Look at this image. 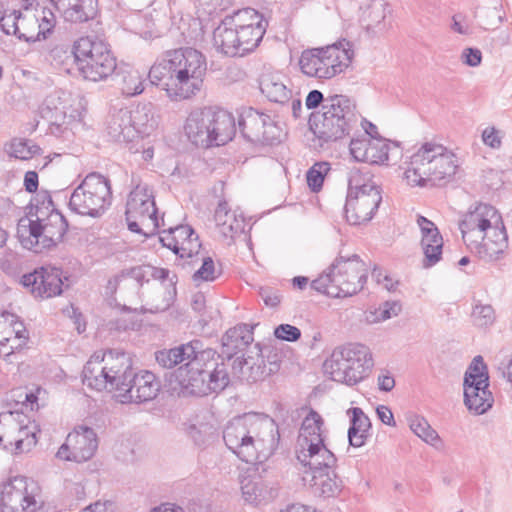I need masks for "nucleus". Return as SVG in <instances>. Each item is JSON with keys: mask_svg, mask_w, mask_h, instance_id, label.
<instances>
[{"mask_svg": "<svg viewBox=\"0 0 512 512\" xmlns=\"http://www.w3.org/2000/svg\"><path fill=\"white\" fill-rule=\"evenodd\" d=\"M461 61L470 67H477L482 61V52L477 48H465L461 54Z\"/></svg>", "mask_w": 512, "mask_h": 512, "instance_id": "obj_61", "label": "nucleus"}, {"mask_svg": "<svg viewBox=\"0 0 512 512\" xmlns=\"http://www.w3.org/2000/svg\"><path fill=\"white\" fill-rule=\"evenodd\" d=\"M35 207V219L22 218L17 226V235L25 249L35 253L54 247L59 243L66 230L67 222L64 216L54 207L49 198L47 206Z\"/></svg>", "mask_w": 512, "mask_h": 512, "instance_id": "obj_6", "label": "nucleus"}, {"mask_svg": "<svg viewBox=\"0 0 512 512\" xmlns=\"http://www.w3.org/2000/svg\"><path fill=\"white\" fill-rule=\"evenodd\" d=\"M161 389V382L156 375L147 370L138 373L132 371L122 393H118V400L125 403H143L156 398Z\"/></svg>", "mask_w": 512, "mask_h": 512, "instance_id": "obj_22", "label": "nucleus"}, {"mask_svg": "<svg viewBox=\"0 0 512 512\" xmlns=\"http://www.w3.org/2000/svg\"><path fill=\"white\" fill-rule=\"evenodd\" d=\"M194 230L188 225H179L174 228H169L167 231H163L160 236V241L163 246L171 249L173 252L179 249V242L185 238L190 237Z\"/></svg>", "mask_w": 512, "mask_h": 512, "instance_id": "obj_50", "label": "nucleus"}, {"mask_svg": "<svg viewBox=\"0 0 512 512\" xmlns=\"http://www.w3.org/2000/svg\"><path fill=\"white\" fill-rule=\"evenodd\" d=\"M457 167L454 153L441 144L426 142L411 156L404 175L412 187L437 185L450 180Z\"/></svg>", "mask_w": 512, "mask_h": 512, "instance_id": "obj_5", "label": "nucleus"}, {"mask_svg": "<svg viewBox=\"0 0 512 512\" xmlns=\"http://www.w3.org/2000/svg\"><path fill=\"white\" fill-rule=\"evenodd\" d=\"M65 21L71 23H83L93 19L97 15L98 0H76L75 3L65 4L58 10Z\"/></svg>", "mask_w": 512, "mask_h": 512, "instance_id": "obj_36", "label": "nucleus"}, {"mask_svg": "<svg viewBox=\"0 0 512 512\" xmlns=\"http://www.w3.org/2000/svg\"><path fill=\"white\" fill-rule=\"evenodd\" d=\"M28 332L18 316L0 312V357H9L15 351L23 349L28 341Z\"/></svg>", "mask_w": 512, "mask_h": 512, "instance_id": "obj_23", "label": "nucleus"}, {"mask_svg": "<svg viewBox=\"0 0 512 512\" xmlns=\"http://www.w3.org/2000/svg\"><path fill=\"white\" fill-rule=\"evenodd\" d=\"M309 482L315 493L325 497H333L341 490V482L338 480L334 468L329 472L321 471L311 474Z\"/></svg>", "mask_w": 512, "mask_h": 512, "instance_id": "obj_41", "label": "nucleus"}, {"mask_svg": "<svg viewBox=\"0 0 512 512\" xmlns=\"http://www.w3.org/2000/svg\"><path fill=\"white\" fill-rule=\"evenodd\" d=\"M297 459L304 466L308 467L309 471L303 479L307 480V475H311L321 471H330L336 465L335 455L326 447L324 442L321 444L310 443L305 447H299L297 451Z\"/></svg>", "mask_w": 512, "mask_h": 512, "instance_id": "obj_25", "label": "nucleus"}, {"mask_svg": "<svg viewBox=\"0 0 512 512\" xmlns=\"http://www.w3.org/2000/svg\"><path fill=\"white\" fill-rule=\"evenodd\" d=\"M156 121L150 108L138 106L135 109L120 108L113 111L107 121V133L116 142L129 143L150 135Z\"/></svg>", "mask_w": 512, "mask_h": 512, "instance_id": "obj_13", "label": "nucleus"}, {"mask_svg": "<svg viewBox=\"0 0 512 512\" xmlns=\"http://www.w3.org/2000/svg\"><path fill=\"white\" fill-rule=\"evenodd\" d=\"M322 110L333 113V116L341 118L347 123L358 125L359 116L355 112V105L344 95H332L326 98Z\"/></svg>", "mask_w": 512, "mask_h": 512, "instance_id": "obj_39", "label": "nucleus"}, {"mask_svg": "<svg viewBox=\"0 0 512 512\" xmlns=\"http://www.w3.org/2000/svg\"><path fill=\"white\" fill-rule=\"evenodd\" d=\"M97 448L98 437L94 429L78 425L67 435L56 457L64 461L84 463L95 455Z\"/></svg>", "mask_w": 512, "mask_h": 512, "instance_id": "obj_18", "label": "nucleus"}, {"mask_svg": "<svg viewBox=\"0 0 512 512\" xmlns=\"http://www.w3.org/2000/svg\"><path fill=\"white\" fill-rule=\"evenodd\" d=\"M170 274V271L165 268L140 266L132 268L127 273L123 272L113 280H109L108 284L110 287L116 286L120 281L125 280L128 277L136 280L138 283H141L146 276L160 281L154 289L151 301L147 302L148 307L145 308L148 312L157 313L167 310L172 305L176 296L175 284L177 277L175 274Z\"/></svg>", "mask_w": 512, "mask_h": 512, "instance_id": "obj_16", "label": "nucleus"}, {"mask_svg": "<svg viewBox=\"0 0 512 512\" xmlns=\"http://www.w3.org/2000/svg\"><path fill=\"white\" fill-rule=\"evenodd\" d=\"M239 127L250 142L273 144L280 140L281 131L270 115L249 108L240 117Z\"/></svg>", "mask_w": 512, "mask_h": 512, "instance_id": "obj_19", "label": "nucleus"}, {"mask_svg": "<svg viewBox=\"0 0 512 512\" xmlns=\"http://www.w3.org/2000/svg\"><path fill=\"white\" fill-rule=\"evenodd\" d=\"M116 505L111 500H98L80 512H115Z\"/></svg>", "mask_w": 512, "mask_h": 512, "instance_id": "obj_62", "label": "nucleus"}, {"mask_svg": "<svg viewBox=\"0 0 512 512\" xmlns=\"http://www.w3.org/2000/svg\"><path fill=\"white\" fill-rule=\"evenodd\" d=\"M463 384L489 385L487 366L482 356H476L465 372Z\"/></svg>", "mask_w": 512, "mask_h": 512, "instance_id": "obj_48", "label": "nucleus"}, {"mask_svg": "<svg viewBox=\"0 0 512 512\" xmlns=\"http://www.w3.org/2000/svg\"><path fill=\"white\" fill-rule=\"evenodd\" d=\"M206 71V58L201 52L179 48L163 53L150 68L148 76L171 101L180 102L191 99L202 90Z\"/></svg>", "mask_w": 512, "mask_h": 512, "instance_id": "obj_2", "label": "nucleus"}, {"mask_svg": "<svg viewBox=\"0 0 512 512\" xmlns=\"http://www.w3.org/2000/svg\"><path fill=\"white\" fill-rule=\"evenodd\" d=\"M274 335L280 340L294 342L300 338L301 331L290 324H281L275 328Z\"/></svg>", "mask_w": 512, "mask_h": 512, "instance_id": "obj_59", "label": "nucleus"}, {"mask_svg": "<svg viewBox=\"0 0 512 512\" xmlns=\"http://www.w3.org/2000/svg\"><path fill=\"white\" fill-rule=\"evenodd\" d=\"M223 439L239 459L250 464L268 460L278 445L279 433L272 418L260 413H245L230 420Z\"/></svg>", "mask_w": 512, "mask_h": 512, "instance_id": "obj_3", "label": "nucleus"}, {"mask_svg": "<svg viewBox=\"0 0 512 512\" xmlns=\"http://www.w3.org/2000/svg\"><path fill=\"white\" fill-rule=\"evenodd\" d=\"M409 427L415 435H417L427 444L435 446L440 441L438 433L423 417L414 416L410 418Z\"/></svg>", "mask_w": 512, "mask_h": 512, "instance_id": "obj_49", "label": "nucleus"}, {"mask_svg": "<svg viewBox=\"0 0 512 512\" xmlns=\"http://www.w3.org/2000/svg\"><path fill=\"white\" fill-rule=\"evenodd\" d=\"M325 366L334 381L352 386L368 376L373 359L367 346L348 343L336 347Z\"/></svg>", "mask_w": 512, "mask_h": 512, "instance_id": "obj_9", "label": "nucleus"}, {"mask_svg": "<svg viewBox=\"0 0 512 512\" xmlns=\"http://www.w3.org/2000/svg\"><path fill=\"white\" fill-rule=\"evenodd\" d=\"M112 198L110 181L97 173L87 175L71 194V211L83 215L98 217L110 206Z\"/></svg>", "mask_w": 512, "mask_h": 512, "instance_id": "obj_14", "label": "nucleus"}, {"mask_svg": "<svg viewBox=\"0 0 512 512\" xmlns=\"http://www.w3.org/2000/svg\"><path fill=\"white\" fill-rule=\"evenodd\" d=\"M259 293L264 303L269 307H276L281 301L278 292L271 288H261Z\"/></svg>", "mask_w": 512, "mask_h": 512, "instance_id": "obj_63", "label": "nucleus"}, {"mask_svg": "<svg viewBox=\"0 0 512 512\" xmlns=\"http://www.w3.org/2000/svg\"><path fill=\"white\" fill-rule=\"evenodd\" d=\"M8 154L16 159L29 160L41 153V148L31 140L14 138L6 148Z\"/></svg>", "mask_w": 512, "mask_h": 512, "instance_id": "obj_46", "label": "nucleus"}, {"mask_svg": "<svg viewBox=\"0 0 512 512\" xmlns=\"http://www.w3.org/2000/svg\"><path fill=\"white\" fill-rule=\"evenodd\" d=\"M378 184L370 173L352 170L345 204L347 221L352 225L368 222L381 202Z\"/></svg>", "mask_w": 512, "mask_h": 512, "instance_id": "obj_10", "label": "nucleus"}, {"mask_svg": "<svg viewBox=\"0 0 512 512\" xmlns=\"http://www.w3.org/2000/svg\"><path fill=\"white\" fill-rule=\"evenodd\" d=\"M103 351L95 352L83 368V383L97 391L111 390V380L108 370L102 361Z\"/></svg>", "mask_w": 512, "mask_h": 512, "instance_id": "obj_29", "label": "nucleus"}, {"mask_svg": "<svg viewBox=\"0 0 512 512\" xmlns=\"http://www.w3.org/2000/svg\"><path fill=\"white\" fill-rule=\"evenodd\" d=\"M368 268L358 255L339 256L317 279L311 287L330 297L352 296L364 287Z\"/></svg>", "mask_w": 512, "mask_h": 512, "instance_id": "obj_8", "label": "nucleus"}, {"mask_svg": "<svg viewBox=\"0 0 512 512\" xmlns=\"http://www.w3.org/2000/svg\"><path fill=\"white\" fill-rule=\"evenodd\" d=\"M109 51L106 43L93 37H81L74 42V54L76 55V67L79 69L86 62L91 61L104 52Z\"/></svg>", "mask_w": 512, "mask_h": 512, "instance_id": "obj_38", "label": "nucleus"}, {"mask_svg": "<svg viewBox=\"0 0 512 512\" xmlns=\"http://www.w3.org/2000/svg\"><path fill=\"white\" fill-rule=\"evenodd\" d=\"M417 224L421 231V247L424 253V266H433L441 258L443 238L438 228L429 219L423 216H418Z\"/></svg>", "mask_w": 512, "mask_h": 512, "instance_id": "obj_28", "label": "nucleus"}, {"mask_svg": "<svg viewBox=\"0 0 512 512\" xmlns=\"http://www.w3.org/2000/svg\"><path fill=\"white\" fill-rule=\"evenodd\" d=\"M387 2L385 0H371L362 10L361 20L367 30L381 25L386 17Z\"/></svg>", "mask_w": 512, "mask_h": 512, "instance_id": "obj_45", "label": "nucleus"}, {"mask_svg": "<svg viewBox=\"0 0 512 512\" xmlns=\"http://www.w3.org/2000/svg\"><path fill=\"white\" fill-rule=\"evenodd\" d=\"M235 15L226 17L213 32L215 47L228 56H241Z\"/></svg>", "mask_w": 512, "mask_h": 512, "instance_id": "obj_30", "label": "nucleus"}, {"mask_svg": "<svg viewBox=\"0 0 512 512\" xmlns=\"http://www.w3.org/2000/svg\"><path fill=\"white\" fill-rule=\"evenodd\" d=\"M463 388L464 404L471 413L482 415L492 407L494 399L489 385L463 384Z\"/></svg>", "mask_w": 512, "mask_h": 512, "instance_id": "obj_32", "label": "nucleus"}, {"mask_svg": "<svg viewBox=\"0 0 512 512\" xmlns=\"http://www.w3.org/2000/svg\"><path fill=\"white\" fill-rule=\"evenodd\" d=\"M179 249L175 250L174 253L181 258H190L193 255L198 254L201 243L199 242L198 235L193 232L190 237L185 238L183 241L179 242Z\"/></svg>", "mask_w": 512, "mask_h": 512, "instance_id": "obj_55", "label": "nucleus"}, {"mask_svg": "<svg viewBox=\"0 0 512 512\" xmlns=\"http://www.w3.org/2000/svg\"><path fill=\"white\" fill-rule=\"evenodd\" d=\"M459 229L467 248L483 261L501 259L508 248L501 215L489 204L470 207L459 222Z\"/></svg>", "mask_w": 512, "mask_h": 512, "instance_id": "obj_4", "label": "nucleus"}, {"mask_svg": "<svg viewBox=\"0 0 512 512\" xmlns=\"http://www.w3.org/2000/svg\"><path fill=\"white\" fill-rule=\"evenodd\" d=\"M244 499L249 503L260 502L265 498V488L258 476H244L240 480Z\"/></svg>", "mask_w": 512, "mask_h": 512, "instance_id": "obj_47", "label": "nucleus"}, {"mask_svg": "<svg viewBox=\"0 0 512 512\" xmlns=\"http://www.w3.org/2000/svg\"><path fill=\"white\" fill-rule=\"evenodd\" d=\"M102 361L108 370L111 380V390L123 392L129 377L132 376V361L128 354L119 350L103 351Z\"/></svg>", "mask_w": 512, "mask_h": 512, "instance_id": "obj_26", "label": "nucleus"}, {"mask_svg": "<svg viewBox=\"0 0 512 512\" xmlns=\"http://www.w3.org/2000/svg\"><path fill=\"white\" fill-rule=\"evenodd\" d=\"M221 275V270L216 269L215 263L211 257L203 259L201 267L193 274V281L198 286L201 282H211Z\"/></svg>", "mask_w": 512, "mask_h": 512, "instance_id": "obj_53", "label": "nucleus"}, {"mask_svg": "<svg viewBox=\"0 0 512 512\" xmlns=\"http://www.w3.org/2000/svg\"><path fill=\"white\" fill-rule=\"evenodd\" d=\"M117 82L122 93L135 96L143 92V75L134 68L120 69L117 72Z\"/></svg>", "mask_w": 512, "mask_h": 512, "instance_id": "obj_43", "label": "nucleus"}, {"mask_svg": "<svg viewBox=\"0 0 512 512\" xmlns=\"http://www.w3.org/2000/svg\"><path fill=\"white\" fill-rule=\"evenodd\" d=\"M472 321L477 327H487L494 323L495 321V311L493 307L489 304L482 305L477 304L473 308Z\"/></svg>", "mask_w": 512, "mask_h": 512, "instance_id": "obj_54", "label": "nucleus"}, {"mask_svg": "<svg viewBox=\"0 0 512 512\" xmlns=\"http://www.w3.org/2000/svg\"><path fill=\"white\" fill-rule=\"evenodd\" d=\"M310 126L320 140L329 142L349 136L358 125L347 123V121L333 116V113H326L322 110V113L311 116Z\"/></svg>", "mask_w": 512, "mask_h": 512, "instance_id": "obj_24", "label": "nucleus"}, {"mask_svg": "<svg viewBox=\"0 0 512 512\" xmlns=\"http://www.w3.org/2000/svg\"><path fill=\"white\" fill-rule=\"evenodd\" d=\"M234 23L237 27L240 54L243 56L259 45L266 32L267 21L255 9L246 8L235 13Z\"/></svg>", "mask_w": 512, "mask_h": 512, "instance_id": "obj_21", "label": "nucleus"}, {"mask_svg": "<svg viewBox=\"0 0 512 512\" xmlns=\"http://www.w3.org/2000/svg\"><path fill=\"white\" fill-rule=\"evenodd\" d=\"M323 424L322 417L316 411L311 410L303 419L298 436V446L305 447L310 443L321 444L324 442Z\"/></svg>", "mask_w": 512, "mask_h": 512, "instance_id": "obj_35", "label": "nucleus"}, {"mask_svg": "<svg viewBox=\"0 0 512 512\" xmlns=\"http://www.w3.org/2000/svg\"><path fill=\"white\" fill-rule=\"evenodd\" d=\"M284 80L285 77L279 73L264 74L260 80V90L269 101L284 105L292 98V91Z\"/></svg>", "mask_w": 512, "mask_h": 512, "instance_id": "obj_33", "label": "nucleus"}, {"mask_svg": "<svg viewBox=\"0 0 512 512\" xmlns=\"http://www.w3.org/2000/svg\"><path fill=\"white\" fill-rule=\"evenodd\" d=\"M352 57L350 43L344 41L303 51L299 65L301 71L307 76L331 79L349 67Z\"/></svg>", "mask_w": 512, "mask_h": 512, "instance_id": "obj_11", "label": "nucleus"}, {"mask_svg": "<svg viewBox=\"0 0 512 512\" xmlns=\"http://www.w3.org/2000/svg\"><path fill=\"white\" fill-rule=\"evenodd\" d=\"M18 12L19 11L14 10L10 14L0 16V27L5 34H13L17 36V30H19Z\"/></svg>", "mask_w": 512, "mask_h": 512, "instance_id": "obj_60", "label": "nucleus"}, {"mask_svg": "<svg viewBox=\"0 0 512 512\" xmlns=\"http://www.w3.org/2000/svg\"><path fill=\"white\" fill-rule=\"evenodd\" d=\"M36 14L39 17V25L43 38H46V34L50 33L56 24V16L50 8H42L40 12L36 10Z\"/></svg>", "mask_w": 512, "mask_h": 512, "instance_id": "obj_58", "label": "nucleus"}, {"mask_svg": "<svg viewBox=\"0 0 512 512\" xmlns=\"http://www.w3.org/2000/svg\"><path fill=\"white\" fill-rule=\"evenodd\" d=\"M155 359L166 369L180 365L175 371L179 395L206 396L222 391L229 384L226 365L218 362L216 351L203 349L199 340L157 351Z\"/></svg>", "mask_w": 512, "mask_h": 512, "instance_id": "obj_1", "label": "nucleus"}, {"mask_svg": "<svg viewBox=\"0 0 512 512\" xmlns=\"http://www.w3.org/2000/svg\"><path fill=\"white\" fill-rule=\"evenodd\" d=\"M38 431L35 421L22 412L0 413V447L14 455L29 452L37 444Z\"/></svg>", "mask_w": 512, "mask_h": 512, "instance_id": "obj_15", "label": "nucleus"}, {"mask_svg": "<svg viewBox=\"0 0 512 512\" xmlns=\"http://www.w3.org/2000/svg\"><path fill=\"white\" fill-rule=\"evenodd\" d=\"M347 415L350 418V427L348 429L349 444L356 448L362 447L369 436L371 428L370 419L359 407L348 409Z\"/></svg>", "mask_w": 512, "mask_h": 512, "instance_id": "obj_34", "label": "nucleus"}, {"mask_svg": "<svg viewBox=\"0 0 512 512\" xmlns=\"http://www.w3.org/2000/svg\"><path fill=\"white\" fill-rule=\"evenodd\" d=\"M329 171L330 164L328 162H317L307 171V184L313 192L321 190L324 179Z\"/></svg>", "mask_w": 512, "mask_h": 512, "instance_id": "obj_52", "label": "nucleus"}, {"mask_svg": "<svg viewBox=\"0 0 512 512\" xmlns=\"http://www.w3.org/2000/svg\"><path fill=\"white\" fill-rule=\"evenodd\" d=\"M253 328L247 324H239L230 328L222 337L223 347L230 355L244 350L254 340Z\"/></svg>", "mask_w": 512, "mask_h": 512, "instance_id": "obj_37", "label": "nucleus"}, {"mask_svg": "<svg viewBox=\"0 0 512 512\" xmlns=\"http://www.w3.org/2000/svg\"><path fill=\"white\" fill-rule=\"evenodd\" d=\"M184 132L196 146L225 145L236 133L235 119L222 109L196 108L189 113Z\"/></svg>", "mask_w": 512, "mask_h": 512, "instance_id": "obj_7", "label": "nucleus"}, {"mask_svg": "<svg viewBox=\"0 0 512 512\" xmlns=\"http://www.w3.org/2000/svg\"><path fill=\"white\" fill-rule=\"evenodd\" d=\"M18 27L17 37L27 42H35L42 36L39 17L28 8L18 12Z\"/></svg>", "mask_w": 512, "mask_h": 512, "instance_id": "obj_42", "label": "nucleus"}, {"mask_svg": "<svg viewBox=\"0 0 512 512\" xmlns=\"http://www.w3.org/2000/svg\"><path fill=\"white\" fill-rule=\"evenodd\" d=\"M216 228L220 235L230 245L235 238L242 235L245 228V218L242 213L231 210L226 201H220L214 213Z\"/></svg>", "mask_w": 512, "mask_h": 512, "instance_id": "obj_27", "label": "nucleus"}, {"mask_svg": "<svg viewBox=\"0 0 512 512\" xmlns=\"http://www.w3.org/2000/svg\"><path fill=\"white\" fill-rule=\"evenodd\" d=\"M0 512H48L40 485L17 475L0 484Z\"/></svg>", "mask_w": 512, "mask_h": 512, "instance_id": "obj_12", "label": "nucleus"}, {"mask_svg": "<svg viewBox=\"0 0 512 512\" xmlns=\"http://www.w3.org/2000/svg\"><path fill=\"white\" fill-rule=\"evenodd\" d=\"M116 67V58L109 50L97 57H94V59L86 62L77 70L85 80L98 82L106 80L111 76L115 72Z\"/></svg>", "mask_w": 512, "mask_h": 512, "instance_id": "obj_31", "label": "nucleus"}, {"mask_svg": "<svg viewBox=\"0 0 512 512\" xmlns=\"http://www.w3.org/2000/svg\"><path fill=\"white\" fill-rule=\"evenodd\" d=\"M388 153L389 144L385 140L370 137L366 153L367 159H364V162L370 164H383L389 159Z\"/></svg>", "mask_w": 512, "mask_h": 512, "instance_id": "obj_51", "label": "nucleus"}, {"mask_svg": "<svg viewBox=\"0 0 512 512\" xmlns=\"http://www.w3.org/2000/svg\"><path fill=\"white\" fill-rule=\"evenodd\" d=\"M187 434L197 446H202L213 434V427L207 423L190 425L187 429Z\"/></svg>", "mask_w": 512, "mask_h": 512, "instance_id": "obj_56", "label": "nucleus"}, {"mask_svg": "<svg viewBox=\"0 0 512 512\" xmlns=\"http://www.w3.org/2000/svg\"><path fill=\"white\" fill-rule=\"evenodd\" d=\"M62 285L63 282L58 269L41 267L35 294L42 298L57 296L62 292Z\"/></svg>", "mask_w": 512, "mask_h": 512, "instance_id": "obj_40", "label": "nucleus"}, {"mask_svg": "<svg viewBox=\"0 0 512 512\" xmlns=\"http://www.w3.org/2000/svg\"><path fill=\"white\" fill-rule=\"evenodd\" d=\"M401 311V305L398 302H385L380 308V319L387 320L397 316Z\"/></svg>", "mask_w": 512, "mask_h": 512, "instance_id": "obj_64", "label": "nucleus"}, {"mask_svg": "<svg viewBox=\"0 0 512 512\" xmlns=\"http://www.w3.org/2000/svg\"><path fill=\"white\" fill-rule=\"evenodd\" d=\"M125 215L132 232L148 237L160 227L154 195L147 185H137L130 192Z\"/></svg>", "mask_w": 512, "mask_h": 512, "instance_id": "obj_17", "label": "nucleus"}, {"mask_svg": "<svg viewBox=\"0 0 512 512\" xmlns=\"http://www.w3.org/2000/svg\"><path fill=\"white\" fill-rule=\"evenodd\" d=\"M41 114L49 122L50 133L55 136H61L68 131H72L79 124L77 120L78 111L71 106H67L66 99H63L58 93L46 97L41 108Z\"/></svg>", "mask_w": 512, "mask_h": 512, "instance_id": "obj_20", "label": "nucleus"}, {"mask_svg": "<svg viewBox=\"0 0 512 512\" xmlns=\"http://www.w3.org/2000/svg\"><path fill=\"white\" fill-rule=\"evenodd\" d=\"M46 59L55 67L70 72V67L76 65V55L74 54V45L59 43L53 45L46 56Z\"/></svg>", "mask_w": 512, "mask_h": 512, "instance_id": "obj_44", "label": "nucleus"}, {"mask_svg": "<svg viewBox=\"0 0 512 512\" xmlns=\"http://www.w3.org/2000/svg\"><path fill=\"white\" fill-rule=\"evenodd\" d=\"M370 136L366 132L360 138L351 139L349 150L350 154L356 161L364 162L367 159V148L369 145Z\"/></svg>", "mask_w": 512, "mask_h": 512, "instance_id": "obj_57", "label": "nucleus"}]
</instances>
